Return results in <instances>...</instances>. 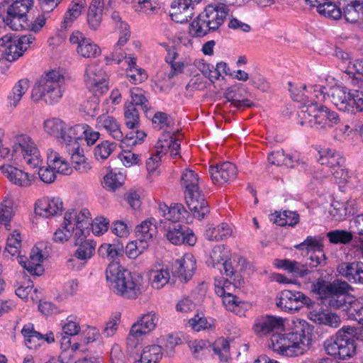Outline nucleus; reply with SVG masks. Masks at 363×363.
<instances>
[{
	"instance_id": "1",
	"label": "nucleus",
	"mask_w": 363,
	"mask_h": 363,
	"mask_svg": "<svg viewBox=\"0 0 363 363\" xmlns=\"http://www.w3.org/2000/svg\"><path fill=\"white\" fill-rule=\"evenodd\" d=\"M106 277L113 292L127 299H136L145 290L143 277L111 262L106 270Z\"/></svg>"
},
{
	"instance_id": "2",
	"label": "nucleus",
	"mask_w": 363,
	"mask_h": 363,
	"mask_svg": "<svg viewBox=\"0 0 363 363\" xmlns=\"http://www.w3.org/2000/svg\"><path fill=\"white\" fill-rule=\"evenodd\" d=\"M228 15L225 4L208 5L190 25V33L193 37L201 38L209 32L215 31L224 23Z\"/></svg>"
},
{
	"instance_id": "3",
	"label": "nucleus",
	"mask_w": 363,
	"mask_h": 363,
	"mask_svg": "<svg viewBox=\"0 0 363 363\" xmlns=\"http://www.w3.org/2000/svg\"><path fill=\"white\" fill-rule=\"evenodd\" d=\"M353 332L352 328H342L327 339L323 343L327 354L340 359L354 357L357 353V345L354 339L351 337Z\"/></svg>"
},
{
	"instance_id": "4",
	"label": "nucleus",
	"mask_w": 363,
	"mask_h": 363,
	"mask_svg": "<svg viewBox=\"0 0 363 363\" xmlns=\"http://www.w3.org/2000/svg\"><path fill=\"white\" fill-rule=\"evenodd\" d=\"M22 158L30 168L40 167L43 158L34 140L25 133L16 134L13 137L11 160Z\"/></svg>"
},
{
	"instance_id": "5",
	"label": "nucleus",
	"mask_w": 363,
	"mask_h": 363,
	"mask_svg": "<svg viewBox=\"0 0 363 363\" xmlns=\"http://www.w3.org/2000/svg\"><path fill=\"white\" fill-rule=\"evenodd\" d=\"M310 333L308 324L303 320L292 332L284 333L283 355L294 357L303 354L310 343Z\"/></svg>"
},
{
	"instance_id": "6",
	"label": "nucleus",
	"mask_w": 363,
	"mask_h": 363,
	"mask_svg": "<svg viewBox=\"0 0 363 363\" xmlns=\"http://www.w3.org/2000/svg\"><path fill=\"white\" fill-rule=\"evenodd\" d=\"M301 124L315 126L318 128H332L340 123L338 114L326 106L320 105L311 106L308 112L301 116Z\"/></svg>"
},
{
	"instance_id": "7",
	"label": "nucleus",
	"mask_w": 363,
	"mask_h": 363,
	"mask_svg": "<svg viewBox=\"0 0 363 363\" xmlns=\"http://www.w3.org/2000/svg\"><path fill=\"white\" fill-rule=\"evenodd\" d=\"M179 138L176 137L174 133H167L159 139L157 143L156 153L152 155L146 162V167L149 172H154L159 167L162 157L168 152L170 156L174 158L179 154L180 143Z\"/></svg>"
},
{
	"instance_id": "8",
	"label": "nucleus",
	"mask_w": 363,
	"mask_h": 363,
	"mask_svg": "<svg viewBox=\"0 0 363 363\" xmlns=\"http://www.w3.org/2000/svg\"><path fill=\"white\" fill-rule=\"evenodd\" d=\"M44 130L49 135L57 138L61 143L73 142L74 139H79L77 130L79 125L74 126L67 125L59 118H53L44 121Z\"/></svg>"
},
{
	"instance_id": "9",
	"label": "nucleus",
	"mask_w": 363,
	"mask_h": 363,
	"mask_svg": "<svg viewBox=\"0 0 363 363\" xmlns=\"http://www.w3.org/2000/svg\"><path fill=\"white\" fill-rule=\"evenodd\" d=\"M157 314L153 311L143 314L130 328L127 337L128 348L135 347L138 344V338L153 330L157 325Z\"/></svg>"
},
{
	"instance_id": "10",
	"label": "nucleus",
	"mask_w": 363,
	"mask_h": 363,
	"mask_svg": "<svg viewBox=\"0 0 363 363\" xmlns=\"http://www.w3.org/2000/svg\"><path fill=\"white\" fill-rule=\"evenodd\" d=\"M96 125L99 128L104 129L113 138L121 141V147L124 148L128 145H135L136 140L133 136L128 135L124 138L121 130V124L117 119L107 113L100 115L96 118Z\"/></svg>"
},
{
	"instance_id": "11",
	"label": "nucleus",
	"mask_w": 363,
	"mask_h": 363,
	"mask_svg": "<svg viewBox=\"0 0 363 363\" xmlns=\"http://www.w3.org/2000/svg\"><path fill=\"white\" fill-rule=\"evenodd\" d=\"M278 308L285 311H298L303 306L313 308L315 302L301 291L284 290L276 303Z\"/></svg>"
},
{
	"instance_id": "12",
	"label": "nucleus",
	"mask_w": 363,
	"mask_h": 363,
	"mask_svg": "<svg viewBox=\"0 0 363 363\" xmlns=\"http://www.w3.org/2000/svg\"><path fill=\"white\" fill-rule=\"evenodd\" d=\"M338 286H341L343 289H337L330 291L324 299V303L331 309H341L346 311L350 316V309L354 303L353 298L349 295V291L352 287L345 281H338Z\"/></svg>"
},
{
	"instance_id": "13",
	"label": "nucleus",
	"mask_w": 363,
	"mask_h": 363,
	"mask_svg": "<svg viewBox=\"0 0 363 363\" xmlns=\"http://www.w3.org/2000/svg\"><path fill=\"white\" fill-rule=\"evenodd\" d=\"M319 163L325 166L320 171H317L315 177L317 179H323L328 177V173L337 167L345 164V160L340 153L331 149H323L318 152Z\"/></svg>"
},
{
	"instance_id": "14",
	"label": "nucleus",
	"mask_w": 363,
	"mask_h": 363,
	"mask_svg": "<svg viewBox=\"0 0 363 363\" xmlns=\"http://www.w3.org/2000/svg\"><path fill=\"white\" fill-rule=\"evenodd\" d=\"M43 243H38L31 250L29 259L24 256H18V262L30 274L40 276L44 272L41 262L46 258L47 255L43 251Z\"/></svg>"
},
{
	"instance_id": "15",
	"label": "nucleus",
	"mask_w": 363,
	"mask_h": 363,
	"mask_svg": "<svg viewBox=\"0 0 363 363\" xmlns=\"http://www.w3.org/2000/svg\"><path fill=\"white\" fill-rule=\"evenodd\" d=\"M67 79L59 71L50 70L43 74L34 84L35 91H56L66 89Z\"/></svg>"
},
{
	"instance_id": "16",
	"label": "nucleus",
	"mask_w": 363,
	"mask_h": 363,
	"mask_svg": "<svg viewBox=\"0 0 363 363\" xmlns=\"http://www.w3.org/2000/svg\"><path fill=\"white\" fill-rule=\"evenodd\" d=\"M166 230L165 236L173 245L186 244L193 246L196 243V236L192 230L185 225L180 223H170Z\"/></svg>"
},
{
	"instance_id": "17",
	"label": "nucleus",
	"mask_w": 363,
	"mask_h": 363,
	"mask_svg": "<svg viewBox=\"0 0 363 363\" xmlns=\"http://www.w3.org/2000/svg\"><path fill=\"white\" fill-rule=\"evenodd\" d=\"M284 328V320L274 315H264L257 318L253 325L255 333L259 335H265L270 333L281 331Z\"/></svg>"
},
{
	"instance_id": "18",
	"label": "nucleus",
	"mask_w": 363,
	"mask_h": 363,
	"mask_svg": "<svg viewBox=\"0 0 363 363\" xmlns=\"http://www.w3.org/2000/svg\"><path fill=\"white\" fill-rule=\"evenodd\" d=\"M209 173L215 184H223L235 179L237 168L233 163L225 162L215 166H211Z\"/></svg>"
},
{
	"instance_id": "19",
	"label": "nucleus",
	"mask_w": 363,
	"mask_h": 363,
	"mask_svg": "<svg viewBox=\"0 0 363 363\" xmlns=\"http://www.w3.org/2000/svg\"><path fill=\"white\" fill-rule=\"evenodd\" d=\"M196 269V260L191 254L184 255L180 259L175 261L173 265V274L182 282H187L193 277Z\"/></svg>"
},
{
	"instance_id": "20",
	"label": "nucleus",
	"mask_w": 363,
	"mask_h": 363,
	"mask_svg": "<svg viewBox=\"0 0 363 363\" xmlns=\"http://www.w3.org/2000/svg\"><path fill=\"white\" fill-rule=\"evenodd\" d=\"M201 0H174L172 4L171 16L178 23H185L194 15V6Z\"/></svg>"
},
{
	"instance_id": "21",
	"label": "nucleus",
	"mask_w": 363,
	"mask_h": 363,
	"mask_svg": "<svg viewBox=\"0 0 363 363\" xmlns=\"http://www.w3.org/2000/svg\"><path fill=\"white\" fill-rule=\"evenodd\" d=\"M63 209V203L60 198L46 197L36 202L35 212L40 216L50 218L60 215Z\"/></svg>"
},
{
	"instance_id": "22",
	"label": "nucleus",
	"mask_w": 363,
	"mask_h": 363,
	"mask_svg": "<svg viewBox=\"0 0 363 363\" xmlns=\"http://www.w3.org/2000/svg\"><path fill=\"white\" fill-rule=\"evenodd\" d=\"M26 48L20 46L19 43L11 37L5 35L0 39V59L12 62L22 56Z\"/></svg>"
},
{
	"instance_id": "23",
	"label": "nucleus",
	"mask_w": 363,
	"mask_h": 363,
	"mask_svg": "<svg viewBox=\"0 0 363 363\" xmlns=\"http://www.w3.org/2000/svg\"><path fill=\"white\" fill-rule=\"evenodd\" d=\"M185 199L189 211L193 213L195 218L202 220L209 213L208 203L201 191L186 195Z\"/></svg>"
},
{
	"instance_id": "24",
	"label": "nucleus",
	"mask_w": 363,
	"mask_h": 363,
	"mask_svg": "<svg viewBox=\"0 0 363 363\" xmlns=\"http://www.w3.org/2000/svg\"><path fill=\"white\" fill-rule=\"evenodd\" d=\"M274 264L277 267L281 268L297 277L306 279L307 277L311 275L313 279L315 278L314 271L310 270L306 264H302L296 260L277 259L274 260Z\"/></svg>"
},
{
	"instance_id": "25",
	"label": "nucleus",
	"mask_w": 363,
	"mask_h": 363,
	"mask_svg": "<svg viewBox=\"0 0 363 363\" xmlns=\"http://www.w3.org/2000/svg\"><path fill=\"white\" fill-rule=\"evenodd\" d=\"M77 140L74 139L73 142L66 143V147L69 154L71 155L73 167L80 172H86L90 169V167L86 162L83 149L79 147Z\"/></svg>"
},
{
	"instance_id": "26",
	"label": "nucleus",
	"mask_w": 363,
	"mask_h": 363,
	"mask_svg": "<svg viewBox=\"0 0 363 363\" xmlns=\"http://www.w3.org/2000/svg\"><path fill=\"white\" fill-rule=\"evenodd\" d=\"M2 173L13 184L21 187H28L32 184L33 177L28 173L13 166H2Z\"/></svg>"
},
{
	"instance_id": "27",
	"label": "nucleus",
	"mask_w": 363,
	"mask_h": 363,
	"mask_svg": "<svg viewBox=\"0 0 363 363\" xmlns=\"http://www.w3.org/2000/svg\"><path fill=\"white\" fill-rule=\"evenodd\" d=\"M318 275V273L314 271V276L315 277V279H313L311 275L308 276V280L309 282H311V291L317 294L323 298L325 299V298L328 296L330 291H334L337 289H343L344 287L341 286H338L340 284H338L339 280L334 281L332 283L327 284V282L322 278L317 277Z\"/></svg>"
},
{
	"instance_id": "28",
	"label": "nucleus",
	"mask_w": 363,
	"mask_h": 363,
	"mask_svg": "<svg viewBox=\"0 0 363 363\" xmlns=\"http://www.w3.org/2000/svg\"><path fill=\"white\" fill-rule=\"evenodd\" d=\"M338 272L349 281L363 284V263H342L338 266Z\"/></svg>"
},
{
	"instance_id": "29",
	"label": "nucleus",
	"mask_w": 363,
	"mask_h": 363,
	"mask_svg": "<svg viewBox=\"0 0 363 363\" xmlns=\"http://www.w3.org/2000/svg\"><path fill=\"white\" fill-rule=\"evenodd\" d=\"M90 215L89 210L86 208H83L81 211L72 209L65 213V223L74 227L89 228L91 222Z\"/></svg>"
},
{
	"instance_id": "30",
	"label": "nucleus",
	"mask_w": 363,
	"mask_h": 363,
	"mask_svg": "<svg viewBox=\"0 0 363 363\" xmlns=\"http://www.w3.org/2000/svg\"><path fill=\"white\" fill-rule=\"evenodd\" d=\"M101 69L95 65H90L86 69L84 79L89 89H108V83L101 77Z\"/></svg>"
},
{
	"instance_id": "31",
	"label": "nucleus",
	"mask_w": 363,
	"mask_h": 363,
	"mask_svg": "<svg viewBox=\"0 0 363 363\" xmlns=\"http://www.w3.org/2000/svg\"><path fill=\"white\" fill-rule=\"evenodd\" d=\"M136 238L139 242L147 245V242L152 240L157 233V228L154 218L145 220L135 229Z\"/></svg>"
},
{
	"instance_id": "32",
	"label": "nucleus",
	"mask_w": 363,
	"mask_h": 363,
	"mask_svg": "<svg viewBox=\"0 0 363 363\" xmlns=\"http://www.w3.org/2000/svg\"><path fill=\"white\" fill-rule=\"evenodd\" d=\"M181 185L184 189L185 196L201 191L199 186L198 174L192 169H186L181 177Z\"/></svg>"
},
{
	"instance_id": "33",
	"label": "nucleus",
	"mask_w": 363,
	"mask_h": 363,
	"mask_svg": "<svg viewBox=\"0 0 363 363\" xmlns=\"http://www.w3.org/2000/svg\"><path fill=\"white\" fill-rule=\"evenodd\" d=\"M163 355L162 348L157 345L145 347L140 354L139 359L133 363H158Z\"/></svg>"
},
{
	"instance_id": "34",
	"label": "nucleus",
	"mask_w": 363,
	"mask_h": 363,
	"mask_svg": "<svg viewBox=\"0 0 363 363\" xmlns=\"http://www.w3.org/2000/svg\"><path fill=\"white\" fill-rule=\"evenodd\" d=\"M25 337V344L30 350H35L43 342V335L35 331L33 325H25L21 330Z\"/></svg>"
},
{
	"instance_id": "35",
	"label": "nucleus",
	"mask_w": 363,
	"mask_h": 363,
	"mask_svg": "<svg viewBox=\"0 0 363 363\" xmlns=\"http://www.w3.org/2000/svg\"><path fill=\"white\" fill-rule=\"evenodd\" d=\"M232 235V229L227 223H222L216 228L210 226L205 232V237L210 241H219L226 239Z\"/></svg>"
},
{
	"instance_id": "36",
	"label": "nucleus",
	"mask_w": 363,
	"mask_h": 363,
	"mask_svg": "<svg viewBox=\"0 0 363 363\" xmlns=\"http://www.w3.org/2000/svg\"><path fill=\"white\" fill-rule=\"evenodd\" d=\"M223 303L227 310L230 311L239 316L245 315L247 303L242 301L231 293L228 292L223 298Z\"/></svg>"
},
{
	"instance_id": "37",
	"label": "nucleus",
	"mask_w": 363,
	"mask_h": 363,
	"mask_svg": "<svg viewBox=\"0 0 363 363\" xmlns=\"http://www.w3.org/2000/svg\"><path fill=\"white\" fill-rule=\"evenodd\" d=\"M48 164L57 172L62 174H70L72 169L67 162L63 159L58 152L50 150L48 153Z\"/></svg>"
},
{
	"instance_id": "38",
	"label": "nucleus",
	"mask_w": 363,
	"mask_h": 363,
	"mask_svg": "<svg viewBox=\"0 0 363 363\" xmlns=\"http://www.w3.org/2000/svg\"><path fill=\"white\" fill-rule=\"evenodd\" d=\"M77 52L84 57H96L100 55L101 50L99 46L90 39L80 36V42L77 46Z\"/></svg>"
},
{
	"instance_id": "39",
	"label": "nucleus",
	"mask_w": 363,
	"mask_h": 363,
	"mask_svg": "<svg viewBox=\"0 0 363 363\" xmlns=\"http://www.w3.org/2000/svg\"><path fill=\"white\" fill-rule=\"evenodd\" d=\"M160 211L162 212V215L166 219L172 222V223H179V220L184 218V214L186 213L184 206L179 203L174 204L170 207H167L166 205L160 206Z\"/></svg>"
},
{
	"instance_id": "40",
	"label": "nucleus",
	"mask_w": 363,
	"mask_h": 363,
	"mask_svg": "<svg viewBox=\"0 0 363 363\" xmlns=\"http://www.w3.org/2000/svg\"><path fill=\"white\" fill-rule=\"evenodd\" d=\"M85 6V0H74L65 15L62 26L65 28L70 26L72 22L81 15Z\"/></svg>"
},
{
	"instance_id": "41",
	"label": "nucleus",
	"mask_w": 363,
	"mask_h": 363,
	"mask_svg": "<svg viewBox=\"0 0 363 363\" xmlns=\"http://www.w3.org/2000/svg\"><path fill=\"white\" fill-rule=\"evenodd\" d=\"M271 220L280 226H294L298 223L299 216L296 212L284 211L282 213L276 212L271 216Z\"/></svg>"
},
{
	"instance_id": "42",
	"label": "nucleus",
	"mask_w": 363,
	"mask_h": 363,
	"mask_svg": "<svg viewBox=\"0 0 363 363\" xmlns=\"http://www.w3.org/2000/svg\"><path fill=\"white\" fill-rule=\"evenodd\" d=\"M343 16L350 23H355L363 16V5L357 1H352L343 9Z\"/></svg>"
},
{
	"instance_id": "43",
	"label": "nucleus",
	"mask_w": 363,
	"mask_h": 363,
	"mask_svg": "<svg viewBox=\"0 0 363 363\" xmlns=\"http://www.w3.org/2000/svg\"><path fill=\"white\" fill-rule=\"evenodd\" d=\"M331 101L333 104L340 111H350L352 105L350 104L352 99L351 92H332Z\"/></svg>"
},
{
	"instance_id": "44",
	"label": "nucleus",
	"mask_w": 363,
	"mask_h": 363,
	"mask_svg": "<svg viewBox=\"0 0 363 363\" xmlns=\"http://www.w3.org/2000/svg\"><path fill=\"white\" fill-rule=\"evenodd\" d=\"M124 123L129 129H136L140 126V115L137 108L132 105H124Z\"/></svg>"
},
{
	"instance_id": "45",
	"label": "nucleus",
	"mask_w": 363,
	"mask_h": 363,
	"mask_svg": "<svg viewBox=\"0 0 363 363\" xmlns=\"http://www.w3.org/2000/svg\"><path fill=\"white\" fill-rule=\"evenodd\" d=\"M212 347L213 353L218 356L220 362H228L230 358V344L225 338L217 339Z\"/></svg>"
},
{
	"instance_id": "46",
	"label": "nucleus",
	"mask_w": 363,
	"mask_h": 363,
	"mask_svg": "<svg viewBox=\"0 0 363 363\" xmlns=\"http://www.w3.org/2000/svg\"><path fill=\"white\" fill-rule=\"evenodd\" d=\"M326 235L330 242L334 245H347L353 240V233L345 230H331Z\"/></svg>"
},
{
	"instance_id": "47",
	"label": "nucleus",
	"mask_w": 363,
	"mask_h": 363,
	"mask_svg": "<svg viewBox=\"0 0 363 363\" xmlns=\"http://www.w3.org/2000/svg\"><path fill=\"white\" fill-rule=\"evenodd\" d=\"M227 255L224 252V247L221 245L215 246L210 255V257L206 260V264L209 267H216L222 272L220 264L226 259Z\"/></svg>"
},
{
	"instance_id": "48",
	"label": "nucleus",
	"mask_w": 363,
	"mask_h": 363,
	"mask_svg": "<svg viewBox=\"0 0 363 363\" xmlns=\"http://www.w3.org/2000/svg\"><path fill=\"white\" fill-rule=\"evenodd\" d=\"M13 202L10 199H5L0 206V223L8 225L14 214Z\"/></svg>"
},
{
	"instance_id": "49",
	"label": "nucleus",
	"mask_w": 363,
	"mask_h": 363,
	"mask_svg": "<svg viewBox=\"0 0 363 363\" xmlns=\"http://www.w3.org/2000/svg\"><path fill=\"white\" fill-rule=\"evenodd\" d=\"M78 246L79 247L74 252V257L81 260H86L92 257L96 244L92 240H87Z\"/></svg>"
},
{
	"instance_id": "50",
	"label": "nucleus",
	"mask_w": 363,
	"mask_h": 363,
	"mask_svg": "<svg viewBox=\"0 0 363 363\" xmlns=\"http://www.w3.org/2000/svg\"><path fill=\"white\" fill-rule=\"evenodd\" d=\"M21 247V237L18 231L15 230L8 237L4 253L11 256L18 255L19 249Z\"/></svg>"
},
{
	"instance_id": "51",
	"label": "nucleus",
	"mask_w": 363,
	"mask_h": 363,
	"mask_svg": "<svg viewBox=\"0 0 363 363\" xmlns=\"http://www.w3.org/2000/svg\"><path fill=\"white\" fill-rule=\"evenodd\" d=\"M99 96L95 94H92L91 96L81 105V111L86 115L93 118L96 115L99 110Z\"/></svg>"
},
{
	"instance_id": "52",
	"label": "nucleus",
	"mask_w": 363,
	"mask_h": 363,
	"mask_svg": "<svg viewBox=\"0 0 363 363\" xmlns=\"http://www.w3.org/2000/svg\"><path fill=\"white\" fill-rule=\"evenodd\" d=\"M125 104L132 105L133 108L139 107L145 112L150 108L148 99L142 93L132 92L130 99Z\"/></svg>"
},
{
	"instance_id": "53",
	"label": "nucleus",
	"mask_w": 363,
	"mask_h": 363,
	"mask_svg": "<svg viewBox=\"0 0 363 363\" xmlns=\"http://www.w3.org/2000/svg\"><path fill=\"white\" fill-rule=\"evenodd\" d=\"M116 144L105 140L98 144L94 149V155L97 160H106L116 149Z\"/></svg>"
},
{
	"instance_id": "54",
	"label": "nucleus",
	"mask_w": 363,
	"mask_h": 363,
	"mask_svg": "<svg viewBox=\"0 0 363 363\" xmlns=\"http://www.w3.org/2000/svg\"><path fill=\"white\" fill-rule=\"evenodd\" d=\"M170 279V274L168 269H160L152 274V286L153 288L160 289L167 284Z\"/></svg>"
},
{
	"instance_id": "55",
	"label": "nucleus",
	"mask_w": 363,
	"mask_h": 363,
	"mask_svg": "<svg viewBox=\"0 0 363 363\" xmlns=\"http://www.w3.org/2000/svg\"><path fill=\"white\" fill-rule=\"evenodd\" d=\"M337 2L330 3L325 6H320L317 11L325 17L331 19H339L342 16L340 9L337 6Z\"/></svg>"
},
{
	"instance_id": "56",
	"label": "nucleus",
	"mask_w": 363,
	"mask_h": 363,
	"mask_svg": "<svg viewBox=\"0 0 363 363\" xmlns=\"http://www.w3.org/2000/svg\"><path fill=\"white\" fill-rule=\"evenodd\" d=\"M123 247H116L111 244H104L99 248V253L103 257L114 260L118 256L123 255Z\"/></svg>"
},
{
	"instance_id": "57",
	"label": "nucleus",
	"mask_w": 363,
	"mask_h": 363,
	"mask_svg": "<svg viewBox=\"0 0 363 363\" xmlns=\"http://www.w3.org/2000/svg\"><path fill=\"white\" fill-rule=\"evenodd\" d=\"M292 100L298 104L299 108H306V111H303L302 116L304 112H308L311 106H315L317 104L313 100L310 99L309 96L306 95L304 92H292L291 96Z\"/></svg>"
},
{
	"instance_id": "58",
	"label": "nucleus",
	"mask_w": 363,
	"mask_h": 363,
	"mask_svg": "<svg viewBox=\"0 0 363 363\" xmlns=\"http://www.w3.org/2000/svg\"><path fill=\"white\" fill-rule=\"evenodd\" d=\"M225 98L227 101L230 102L231 105L237 108L252 107L254 105L249 99L242 98L236 92H226Z\"/></svg>"
},
{
	"instance_id": "59",
	"label": "nucleus",
	"mask_w": 363,
	"mask_h": 363,
	"mask_svg": "<svg viewBox=\"0 0 363 363\" xmlns=\"http://www.w3.org/2000/svg\"><path fill=\"white\" fill-rule=\"evenodd\" d=\"M74 226L63 223L62 228H58L53 235V240L56 242L68 241L72 235Z\"/></svg>"
},
{
	"instance_id": "60",
	"label": "nucleus",
	"mask_w": 363,
	"mask_h": 363,
	"mask_svg": "<svg viewBox=\"0 0 363 363\" xmlns=\"http://www.w3.org/2000/svg\"><path fill=\"white\" fill-rule=\"evenodd\" d=\"M189 347L196 358L201 357L206 352H209V342L202 340H193L189 342Z\"/></svg>"
},
{
	"instance_id": "61",
	"label": "nucleus",
	"mask_w": 363,
	"mask_h": 363,
	"mask_svg": "<svg viewBox=\"0 0 363 363\" xmlns=\"http://www.w3.org/2000/svg\"><path fill=\"white\" fill-rule=\"evenodd\" d=\"M147 247V245L139 242L138 239L130 242L125 247V253L130 259L136 258L140 255L145 249Z\"/></svg>"
},
{
	"instance_id": "62",
	"label": "nucleus",
	"mask_w": 363,
	"mask_h": 363,
	"mask_svg": "<svg viewBox=\"0 0 363 363\" xmlns=\"http://www.w3.org/2000/svg\"><path fill=\"white\" fill-rule=\"evenodd\" d=\"M323 244L320 240L316 239L314 237L308 236L301 243L295 245V247L298 250H303L306 249L307 250H313L317 252V250H323Z\"/></svg>"
},
{
	"instance_id": "63",
	"label": "nucleus",
	"mask_w": 363,
	"mask_h": 363,
	"mask_svg": "<svg viewBox=\"0 0 363 363\" xmlns=\"http://www.w3.org/2000/svg\"><path fill=\"white\" fill-rule=\"evenodd\" d=\"M152 121L154 128L157 130L168 128L172 123L169 116L166 113L160 111L155 113Z\"/></svg>"
},
{
	"instance_id": "64",
	"label": "nucleus",
	"mask_w": 363,
	"mask_h": 363,
	"mask_svg": "<svg viewBox=\"0 0 363 363\" xmlns=\"http://www.w3.org/2000/svg\"><path fill=\"white\" fill-rule=\"evenodd\" d=\"M350 311V318L363 325V297L354 300Z\"/></svg>"
}]
</instances>
